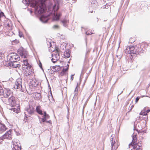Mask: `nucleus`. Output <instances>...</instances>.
Masks as SVG:
<instances>
[{"instance_id":"obj_1","label":"nucleus","mask_w":150,"mask_h":150,"mask_svg":"<svg viewBox=\"0 0 150 150\" xmlns=\"http://www.w3.org/2000/svg\"><path fill=\"white\" fill-rule=\"evenodd\" d=\"M47 44L48 48H50V50L51 52H55L52 54V58L51 59L52 62L53 63H55L56 62L59 58V50L56 48H55V49L54 48L52 47V45L50 41H47Z\"/></svg>"},{"instance_id":"obj_2","label":"nucleus","mask_w":150,"mask_h":150,"mask_svg":"<svg viewBox=\"0 0 150 150\" xmlns=\"http://www.w3.org/2000/svg\"><path fill=\"white\" fill-rule=\"evenodd\" d=\"M4 89L0 86V96H3L5 98H8L11 94V92L10 89L8 88H6L5 87L4 85H3Z\"/></svg>"},{"instance_id":"obj_3","label":"nucleus","mask_w":150,"mask_h":150,"mask_svg":"<svg viewBox=\"0 0 150 150\" xmlns=\"http://www.w3.org/2000/svg\"><path fill=\"white\" fill-rule=\"evenodd\" d=\"M59 4L58 3H55L53 6V10L54 12L53 16V21H57L59 19V17L61 16V14L60 13L58 14L56 12L59 9Z\"/></svg>"},{"instance_id":"obj_4","label":"nucleus","mask_w":150,"mask_h":150,"mask_svg":"<svg viewBox=\"0 0 150 150\" xmlns=\"http://www.w3.org/2000/svg\"><path fill=\"white\" fill-rule=\"evenodd\" d=\"M20 60L19 56L16 53L9 54L7 57V60L9 62H17Z\"/></svg>"},{"instance_id":"obj_5","label":"nucleus","mask_w":150,"mask_h":150,"mask_svg":"<svg viewBox=\"0 0 150 150\" xmlns=\"http://www.w3.org/2000/svg\"><path fill=\"white\" fill-rule=\"evenodd\" d=\"M35 9L36 11H37L39 13H42L46 11L45 4L42 2H41L40 4L38 6L36 3L35 4Z\"/></svg>"},{"instance_id":"obj_6","label":"nucleus","mask_w":150,"mask_h":150,"mask_svg":"<svg viewBox=\"0 0 150 150\" xmlns=\"http://www.w3.org/2000/svg\"><path fill=\"white\" fill-rule=\"evenodd\" d=\"M13 150H21V146L19 140L17 139H14L12 141Z\"/></svg>"},{"instance_id":"obj_7","label":"nucleus","mask_w":150,"mask_h":150,"mask_svg":"<svg viewBox=\"0 0 150 150\" xmlns=\"http://www.w3.org/2000/svg\"><path fill=\"white\" fill-rule=\"evenodd\" d=\"M110 139L111 143V150H116L117 147L115 145L116 139L115 135H112L110 137Z\"/></svg>"},{"instance_id":"obj_8","label":"nucleus","mask_w":150,"mask_h":150,"mask_svg":"<svg viewBox=\"0 0 150 150\" xmlns=\"http://www.w3.org/2000/svg\"><path fill=\"white\" fill-rule=\"evenodd\" d=\"M22 86V79L21 78L18 79L15 82V85L14 88L15 89H17L20 90H21Z\"/></svg>"},{"instance_id":"obj_9","label":"nucleus","mask_w":150,"mask_h":150,"mask_svg":"<svg viewBox=\"0 0 150 150\" xmlns=\"http://www.w3.org/2000/svg\"><path fill=\"white\" fill-rule=\"evenodd\" d=\"M18 52L22 58H26L28 56L27 52L23 47H21L18 50Z\"/></svg>"},{"instance_id":"obj_10","label":"nucleus","mask_w":150,"mask_h":150,"mask_svg":"<svg viewBox=\"0 0 150 150\" xmlns=\"http://www.w3.org/2000/svg\"><path fill=\"white\" fill-rule=\"evenodd\" d=\"M16 101L15 98L13 96H11L8 99V101L7 104L10 105L11 106L13 107L16 105Z\"/></svg>"},{"instance_id":"obj_11","label":"nucleus","mask_w":150,"mask_h":150,"mask_svg":"<svg viewBox=\"0 0 150 150\" xmlns=\"http://www.w3.org/2000/svg\"><path fill=\"white\" fill-rule=\"evenodd\" d=\"M11 130H9L3 136L2 139H11L12 138V135H11Z\"/></svg>"},{"instance_id":"obj_12","label":"nucleus","mask_w":150,"mask_h":150,"mask_svg":"<svg viewBox=\"0 0 150 150\" xmlns=\"http://www.w3.org/2000/svg\"><path fill=\"white\" fill-rule=\"evenodd\" d=\"M34 108L32 106H30L29 108L26 109V111L30 115L33 114L34 112Z\"/></svg>"},{"instance_id":"obj_13","label":"nucleus","mask_w":150,"mask_h":150,"mask_svg":"<svg viewBox=\"0 0 150 150\" xmlns=\"http://www.w3.org/2000/svg\"><path fill=\"white\" fill-rule=\"evenodd\" d=\"M52 68H53L54 70H52V71L50 70V71H49V74H52L54 73V72L59 71L60 69L59 66H53L52 67Z\"/></svg>"},{"instance_id":"obj_14","label":"nucleus","mask_w":150,"mask_h":150,"mask_svg":"<svg viewBox=\"0 0 150 150\" xmlns=\"http://www.w3.org/2000/svg\"><path fill=\"white\" fill-rule=\"evenodd\" d=\"M7 129L5 125L4 124H0V132L2 133Z\"/></svg>"},{"instance_id":"obj_15","label":"nucleus","mask_w":150,"mask_h":150,"mask_svg":"<svg viewBox=\"0 0 150 150\" xmlns=\"http://www.w3.org/2000/svg\"><path fill=\"white\" fill-rule=\"evenodd\" d=\"M140 145L134 144L133 145V149L134 150H142L140 147L141 146V144H140Z\"/></svg>"},{"instance_id":"obj_16","label":"nucleus","mask_w":150,"mask_h":150,"mask_svg":"<svg viewBox=\"0 0 150 150\" xmlns=\"http://www.w3.org/2000/svg\"><path fill=\"white\" fill-rule=\"evenodd\" d=\"M61 22L64 26L67 27L69 23V20L66 19H64L62 20L61 21Z\"/></svg>"},{"instance_id":"obj_17","label":"nucleus","mask_w":150,"mask_h":150,"mask_svg":"<svg viewBox=\"0 0 150 150\" xmlns=\"http://www.w3.org/2000/svg\"><path fill=\"white\" fill-rule=\"evenodd\" d=\"M76 88L75 90V94L74 97V98L72 99V101L73 102H74V103H76V101L77 98V95H78V91L76 90Z\"/></svg>"},{"instance_id":"obj_18","label":"nucleus","mask_w":150,"mask_h":150,"mask_svg":"<svg viewBox=\"0 0 150 150\" xmlns=\"http://www.w3.org/2000/svg\"><path fill=\"white\" fill-rule=\"evenodd\" d=\"M23 64L24 65L26 66V68L28 69H31V66L28 63V61L26 60H23Z\"/></svg>"},{"instance_id":"obj_19","label":"nucleus","mask_w":150,"mask_h":150,"mask_svg":"<svg viewBox=\"0 0 150 150\" xmlns=\"http://www.w3.org/2000/svg\"><path fill=\"white\" fill-rule=\"evenodd\" d=\"M11 66H12L13 68H19L20 67V65L16 63V62H9Z\"/></svg>"},{"instance_id":"obj_20","label":"nucleus","mask_w":150,"mask_h":150,"mask_svg":"<svg viewBox=\"0 0 150 150\" xmlns=\"http://www.w3.org/2000/svg\"><path fill=\"white\" fill-rule=\"evenodd\" d=\"M40 19L43 23H45L47 22L48 19L47 17L42 16L40 18Z\"/></svg>"},{"instance_id":"obj_21","label":"nucleus","mask_w":150,"mask_h":150,"mask_svg":"<svg viewBox=\"0 0 150 150\" xmlns=\"http://www.w3.org/2000/svg\"><path fill=\"white\" fill-rule=\"evenodd\" d=\"M137 139H134V140H132V142L131 143L129 144V147L130 148V147L131 146H132L133 147V145L134 144L140 145L139 144L140 143H138L137 144Z\"/></svg>"},{"instance_id":"obj_22","label":"nucleus","mask_w":150,"mask_h":150,"mask_svg":"<svg viewBox=\"0 0 150 150\" xmlns=\"http://www.w3.org/2000/svg\"><path fill=\"white\" fill-rule=\"evenodd\" d=\"M125 52L126 54H136V53L135 52V53L134 52H131L130 50L129 47H127L125 50Z\"/></svg>"},{"instance_id":"obj_23","label":"nucleus","mask_w":150,"mask_h":150,"mask_svg":"<svg viewBox=\"0 0 150 150\" xmlns=\"http://www.w3.org/2000/svg\"><path fill=\"white\" fill-rule=\"evenodd\" d=\"M10 110H11V112L12 113H18L20 111L19 109H17L15 108H11Z\"/></svg>"},{"instance_id":"obj_24","label":"nucleus","mask_w":150,"mask_h":150,"mask_svg":"<svg viewBox=\"0 0 150 150\" xmlns=\"http://www.w3.org/2000/svg\"><path fill=\"white\" fill-rule=\"evenodd\" d=\"M64 57H69L70 56V54L68 50H67L64 53Z\"/></svg>"},{"instance_id":"obj_25","label":"nucleus","mask_w":150,"mask_h":150,"mask_svg":"<svg viewBox=\"0 0 150 150\" xmlns=\"http://www.w3.org/2000/svg\"><path fill=\"white\" fill-rule=\"evenodd\" d=\"M36 110L37 112L40 115H43V113L42 110L40 109V106H37L36 108Z\"/></svg>"},{"instance_id":"obj_26","label":"nucleus","mask_w":150,"mask_h":150,"mask_svg":"<svg viewBox=\"0 0 150 150\" xmlns=\"http://www.w3.org/2000/svg\"><path fill=\"white\" fill-rule=\"evenodd\" d=\"M43 116H42V117L45 118L46 120L49 118L50 116L48 115L45 112H44V113H43Z\"/></svg>"},{"instance_id":"obj_27","label":"nucleus","mask_w":150,"mask_h":150,"mask_svg":"<svg viewBox=\"0 0 150 150\" xmlns=\"http://www.w3.org/2000/svg\"><path fill=\"white\" fill-rule=\"evenodd\" d=\"M31 83L33 87H35L38 85V83L37 82H36L35 80H32L31 81Z\"/></svg>"},{"instance_id":"obj_28","label":"nucleus","mask_w":150,"mask_h":150,"mask_svg":"<svg viewBox=\"0 0 150 150\" xmlns=\"http://www.w3.org/2000/svg\"><path fill=\"white\" fill-rule=\"evenodd\" d=\"M129 48H130V50L131 52H134L135 53V52H136V54L137 53V52L136 51L134 52V46H132L131 47H129Z\"/></svg>"},{"instance_id":"obj_29","label":"nucleus","mask_w":150,"mask_h":150,"mask_svg":"<svg viewBox=\"0 0 150 150\" xmlns=\"http://www.w3.org/2000/svg\"><path fill=\"white\" fill-rule=\"evenodd\" d=\"M140 115H147V113L145 112H141L139 113Z\"/></svg>"},{"instance_id":"obj_30","label":"nucleus","mask_w":150,"mask_h":150,"mask_svg":"<svg viewBox=\"0 0 150 150\" xmlns=\"http://www.w3.org/2000/svg\"><path fill=\"white\" fill-rule=\"evenodd\" d=\"M4 56V54L3 53L1 52L0 51V59L2 58V57Z\"/></svg>"},{"instance_id":"obj_31","label":"nucleus","mask_w":150,"mask_h":150,"mask_svg":"<svg viewBox=\"0 0 150 150\" xmlns=\"http://www.w3.org/2000/svg\"><path fill=\"white\" fill-rule=\"evenodd\" d=\"M68 69V67H67L66 68H64L63 69L62 71L64 72L67 71Z\"/></svg>"},{"instance_id":"obj_32","label":"nucleus","mask_w":150,"mask_h":150,"mask_svg":"<svg viewBox=\"0 0 150 150\" xmlns=\"http://www.w3.org/2000/svg\"><path fill=\"white\" fill-rule=\"evenodd\" d=\"M46 119H45V118H44V117H43V118H42L41 119V121H40V122L41 124L42 123V122H46Z\"/></svg>"},{"instance_id":"obj_33","label":"nucleus","mask_w":150,"mask_h":150,"mask_svg":"<svg viewBox=\"0 0 150 150\" xmlns=\"http://www.w3.org/2000/svg\"><path fill=\"white\" fill-rule=\"evenodd\" d=\"M137 135H134L132 137V140L134 139H137V137H136Z\"/></svg>"},{"instance_id":"obj_34","label":"nucleus","mask_w":150,"mask_h":150,"mask_svg":"<svg viewBox=\"0 0 150 150\" xmlns=\"http://www.w3.org/2000/svg\"><path fill=\"white\" fill-rule=\"evenodd\" d=\"M53 28L55 29L58 28H59V26L58 25H54L53 26Z\"/></svg>"},{"instance_id":"obj_35","label":"nucleus","mask_w":150,"mask_h":150,"mask_svg":"<svg viewBox=\"0 0 150 150\" xmlns=\"http://www.w3.org/2000/svg\"><path fill=\"white\" fill-rule=\"evenodd\" d=\"M95 3H91V6H93V7H94V6H93V5L94 4H95L96 5L97 4L96 1H95Z\"/></svg>"},{"instance_id":"obj_36","label":"nucleus","mask_w":150,"mask_h":150,"mask_svg":"<svg viewBox=\"0 0 150 150\" xmlns=\"http://www.w3.org/2000/svg\"><path fill=\"white\" fill-rule=\"evenodd\" d=\"M139 99V97H137L136 99V102L137 103Z\"/></svg>"},{"instance_id":"obj_37","label":"nucleus","mask_w":150,"mask_h":150,"mask_svg":"<svg viewBox=\"0 0 150 150\" xmlns=\"http://www.w3.org/2000/svg\"><path fill=\"white\" fill-rule=\"evenodd\" d=\"M86 34L87 35H91V34L92 33H89V32H88V31L87 32H86Z\"/></svg>"},{"instance_id":"obj_38","label":"nucleus","mask_w":150,"mask_h":150,"mask_svg":"<svg viewBox=\"0 0 150 150\" xmlns=\"http://www.w3.org/2000/svg\"><path fill=\"white\" fill-rule=\"evenodd\" d=\"M30 73L29 72V73H27H27H26L25 74V75H26V76H28V75H30Z\"/></svg>"},{"instance_id":"obj_39","label":"nucleus","mask_w":150,"mask_h":150,"mask_svg":"<svg viewBox=\"0 0 150 150\" xmlns=\"http://www.w3.org/2000/svg\"><path fill=\"white\" fill-rule=\"evenodd\" d=\"M46 122L47 123H49L50 124H51V120H49V121H46Z\"/></svg>"},{"instance_id":"obj_40","label":"nucleus","mask_w":150,"mask_h":150,"mask_svg":"<svg viewBox=\"0 0 150 150\" xmlns=\"http://www.w3.org/2000/svg\"><path fill=\"white\" fill-rule=\"evenodd\" d=\"M19 36L21 38V37H22L23 35L21 33H19Z\"/></svg>"},{"instance_id":"obj_41","label":"nucleus","mask_w":150,"mask_h":150,"mask_svg":"<svg viewBox=\"0 0 150 150\" xmlns=\"http://www.w3.org/2000/svg\"><path fill=\"white\" fill-rule=\"evenodd\" d=\"M146 113H147L149 112H150V109H149L148 110H146Z\"/></svg>"},{"instance_id":"obj_42","label":"nucleus","mask_w":150,"mask_h":150,"mask_svg":"<svg viewBox=\"0 0 150 150\" xmlns=\"http://www.w3.org/2000/svg\"><path fill=\"white\" fill-rule=\"evenodd\" d=\"M73 75H72L71 77V80H73V79L74 77L73 76Z\"/></svg>"},{"instance_id":"obj_43","label":"nucleus","mask_w":150,"mask_h":150,"mask_svg":"<svg viewBox=\"0 0 150 150\" xmlns=\"http://www.w3.org/2000/svg\"><path fill=\"white\" fill-rule=\"evenodd\" d=\"M39 66L41 68H42V65H41V63H40V64H39Z\"/></svg>"},{"instance_id":"obj_44","label":"nucleus","mask_w":150,"mask_h":150,"mask_svg":"<svg viewBox=\"0 0 150 150\" xmlns=\"http://www.w3.org/2000/svg\"><path fill=\"white\" fill-rule=\"evenodd\" d=\"M13 41L14 42L15 41V42H17V43H18L19 42L18 40H16L15 41Z\"/></svg>"},{"instance_id":"obj_45","label":"nucleus","mask_w":150,"mask_h":150,"mask_svg":"<svg viewBox=\"0 0 150 150\" xmlns=\"http://www.w3.org/2000/svg\"><path fill=\"white\" fill-rule=\"evenodd\" d=\"M37 94L39 96V97H40L41 96H40V95L39 94H38V93H37Z\"/></svg>"},{"instance_id":"obj_46","label":"nucleus","mask_w":150,"mask_h":150,"mask_svg":"<svg viewBox=\"0 0 150 150\" xmlns=\"http://www.w3.org/2000/svg\"><path fill=\"white\" fill-rule=\"evenodd\" d=\"M7 26L8 27H10V25H9V23H8L7 24Z\"/></svg>"},{"instance_id":"obj_47","label":"nucleus","mask_w":150,"mask_h":150,"mask_svg":"<svg viewBox=\"0 0 150 150\" xmlns=\"http://www.w3.org/2000/svg\"><path fill=\"white\" fill-rule=\"evenodd\" d=\"M145 109H146V108H144V110H145Z\"/></svg>"},{"instance_id":"obj_48","label":"nucleus","mask_w":150,"mask_h":150,"mask_svg":"<svg viewBox=\"0 0 150 150\" xmlns=\"http://www.w3.org/2000/svg\"><path fill=\"white\" fill-rule=\"evenodd\" d=\"M29 3H31V2H30V1H29Z\"/></svg>"},{"instance_id":"obj_49","label":"nucleus","mask_w":150,"mask_h":150,"mask_svg":"<svg viewBox=\"0 0 150 150\" xmlns=\"http://www.w3.org/2000/svg\"><path fill=\"white\" fill-rule=\"evenodd\" d=\"M30 12H31V13H32V11H30Z\"/></svg>"}]
</instances>
